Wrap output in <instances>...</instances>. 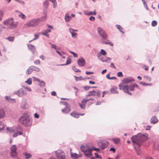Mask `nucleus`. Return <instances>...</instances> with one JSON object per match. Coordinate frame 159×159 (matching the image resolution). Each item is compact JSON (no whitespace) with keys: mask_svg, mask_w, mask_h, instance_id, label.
Wrapping results in <instances>:
<instances>
[{"mask_svg":"<svg viewBox=\"0 0 159 159\" xmlns=\"http://www.w3.org/2000/svg\"><path fill=\"white\" fill-rule=\"evenodd\" d=\"M84 89L86 90H87L89 89L90 88H91V87L85 86L84 87Z\"/></svg>","mask_w":159,"mask_h":159,"instance_id":"obj_61","label":"nucleus"},{"mask_svg":"<svg viewBox=\"0 0 159 159\" xmlns=\"http://www.w3.org/2000/svg\"><path fill=\"white\" fill-rule=\"evenodd\" d=\"M41 34H42L45 35L47 37H49L48 35V32H47L45 31L44 32H42Z\"/></svg>","mask_w":159,"mask_h":159,"instance_id":"obj_48","label":"nucleus"},{"mask_svg":"<svg viewBox=\"0 0 159 159\" xmlns=\"http://www.w3.org/2000/svg\"><path fill=\"white\" fill-rule=\"evenodd\" d=\"M117 88L116 87H113L110 89L111 93H118V91H117Z\"/></svg>","mask_w":159,"mask_h":159,"instance_id":"obj_19","label":"nucleus"},{"mask_svg":"<svg viewBox=\"0 0 159 159\" xmlns=\"http://www.w3.org/2000/svg\"><path fill=\"white\" fill-rule=\"evenodd\" d=\"M158 122V120L155 116L151 117L150 122L152 124H155Z\"/></svg>","mask_w":159,"mask_h":159,"instance_id":"obj_17","label":"nucleus"},{"mask_svg":"<svg viewBox=\"0 0 159 159\" xmlns=\"http://www.w3.org/2000/svg\"><path fill=\"white\" fill-rule=\"evenodd\" d=\"M143 78L145 79V80L146 81H151V77L148 76H143Z\"/></svg>","mask_w":159,"mask_h":159,"instance_id":"obj_35","label":"nucleus"},{"mask_svg":"<svg viewBox=\"0 0 159 159\" xmlns=\"http://www.w3.org/2000/svg\"><path fill=\"white\" fill-rule=\"evenodd\" d=\"M117 75L118 77H122L123 75L122 72H119L117 73Z\"/></svg>","mask_w":159,"mask_h":159,"instance_id":"obj_50","label":"nucleus"},{"mask_svg":"<svg viewBox=\"0 0 159 159\" xmlns=\"http://www.w3.org/2000/svg\"><path fill=\"white\" fill-rule=\"evenodd\" d=\"M33 70L32 66L29 67L26 70V73L28 75L31 74Z\"/></svg>","mask_w":159,"mask_h":159,"instance_id":"obj_25","label":"nucleus"},{"mask_svg":"<svg viewBox=\"0 0 159 159\" xmlns=\"http://www.w3.org/2000/svg\"><path fill=\"white\" fill-rule=\"evenodd\" d=\"M100 52L101 54L103 55H105L107 54V53L106 51L103 49L101 50Z\"/></svg>","mask_w":159,"mask_h":159,"instance_id":"obj_44","label":"nucleus"},{"mask_svg":"<svg viewBox=\"0 0 159 159\" xmlns=\"http://www.w3.org/2000/svg\"><path fill=\"white\" fill-rule=\"evenodd\" d=\"M71 17L69 16L68 14H66L65 17L66 21L67 22H69L70 20Z\"/></svg>","mask_w":159,"mask_h":159,"instance_id":"obj_29","label":"nucleus"},{"mask_svg":"<svg viewBox=\"0 0 159 159\" xmlns=\"http://www.w3.org/2000/svg\"><path fill=\"white\" fill-rule=\"evenodd\" d=\"M147 139V137L145 135L141 134H139L137 135L133 136L131 138L132 142L134 143L138 144L139 146L140 145V143L144 141Z\"/></svg>","mask_w":159,"mask_h":159,"instance_id":"obj_2","label":"nucleus"},{"mask_svg":"<svg viewBox=\"0 0 159 159\" xmlns=\"http://www.w3.org/2000/svg\"><path fill=\"white\" fill-rule=\"evenodd\" d=\"M34 38L33 39V40H35L39 38V35L38 34H35L34 35Z\"/></svg>","mask_w":159,"mask_h":159,"instance_id":"obj_57","label":"nucleus"},{"mask_svg":"<svg viewBox=\"0 0 159 159\" xmlns=\"http://www.w3.org/2000/svg\"><path fill=\"white\" fill-rule=\"evenodd\" d=\"M51 94L52 96H55L56 95V93L55 91H53L52 92Z\"/></svg>","mask_w":159,"mask_h":159,"instance_id":"obj_60","label":"nucleus"},{"mask_svg":"<svg viewBox=\"0 0 159 159\" xmlns=\"http://www.w3.org/2000/svg\"><path fill=\"white\" fill-rule=\"evenodd\" d=\"M18 16L19 17H20L22 19H24L26 18L25 16L22 13H20Z\"/></svg>","mask_w":159,"mask_h":159,"instance_id":"obj_33","label":"nucleus"},{"mask_svg":"<svg viewBox=\"0 0 159 159\" xmlns=\"http://www.w3.org/2000/svg\"><path fill=\"white\" fill-rule=\"evenodd\" d=\"M119 86L120 89H123L125 93L130 95H131L132 93L129 92L130 91H134L135 87H139L138 85L135 83L131 84L129 85H126L125 86L123 85V84H119Z\"/></svg>","mask_w":159,"mask_h":159,"instance_id":"obj_1","label":"nucleus"},{"mask_svg":"<svg viewBox=\"0 0 159 159\" xmlns=\"http://www.w3.org/2000/svg\"><path fill=\"white\" fill-rule=\"evenodd\" d=\"M11 154L13 157H15L17 156V153L16 152L17 148L15 145H12L11 148Z\"/></svg>","mask_w":159,"mask_h":159,"instance_id":"obj_8","label":"nucleus"},{"mask_svg":"<svg viewBox=\"0 0 159 159\" xmlns=\"http://www.w3.org/2000/svg\"><path fill=\"white\" fill-rule=\"evenodd\" d=\"M40 21L39 19H33L27 22L24 25L25 27H35L38 25Z\"/></svg>","mask_w":159,"mask_h":159,"instance_id":"obj_4","label":"nucleus"},{"mask_svg":"<svg viewBox=\"0 0 159 159\" xmlns=\"http://www.w3.org/2000/svg\"><path fill=\"white\" fill-rule=\"evenodd\" d=\"M5 116V113L3 109H0V119L4 118Z\"/></svg>","mask_w":159,"mask_h":159,"instance_id":"obj_23","label":"nucleus"},{"mask_svg":"<svg viewBox=\"0 0 159 159\" xmlns=\"http://www.w3.org/2000/svg\"><path fill=\"white\" fill-rule=\"evenodd\" d=\"M33 70H35L36 71L39 72L40 71V69L37 67H36L34 66H32Z\"/></svg>","mask_w":159,"mask_h":159,"instance_id":"obj_39","label":"nucleus"},{"mask_svg":"<svg viewBox=\"0 0 159 159\" xmlns=\"http://www.w3.org/2000/svg\"><path fill=\"white\" fill-rule=\"evenodd\" d=\"M34 116L36 118H38L39 117V116L38 114L36 113H35L34 114Z\"/></svg>","mask_w":159,"mask_h":159,"instance_id":"obj_62","label":"nucleus"},{"mask_svg":"<svg viewBox=\"0 0 159 159\" xmlns=\"http://www.w3.org/2000/svg\"><path fill=\"white\" fill-rule=\"evenodd\" d=\"M5 98L6 100L9 102H15V99L11 98L10 96H6Z\"/></svg>","mask_w":159,"mask_h":159,"instance_id":"obj_24","label":"nucleus"},{"mask_svg":"<svg viewBox=\"0 0 159 159\" xmlns=\"http://www.w3.org/2000/svg\"><path fill=\"white\" fill-rule=\"evenodd\" d=\"M92 149V150H95L97 151H99L100 150V149L98 148H97L94 147H92V148H91Z\"/></svg>","mask_w":159,"mask_h":159,"instance_id":"obj_47","label":"nucleus"},{"mask_svg":"<svg viewBox=\"0 0 159 159\" xmlns=\"http://www.w3.org/2000/svg\"><path fill=\"white\" fill-rule=\"evenodd\" d=\"M93 72H89V71H86V73L87 75H89V74H93Z\"/></svg>","mask_w":159,"mask_h":159,"instance_id":"obj_59","label":"nucleus"},{"mask_svg":"<svg viewBox=\"0 0 159 159\" xmlns=\"http://www.w3.org/2000/svg\"><path fill=\"white\" fill-rule=\"evenodd\" d=\"M77 62L79 66H84L85 64V61L83 58L78 59L77 61Z\"/></svg>","mask_w":159,"mask_h":159,"instance_id":"obj_13","label":"nucleus"},{"mask_svg":"<svg viewBox=\"0 0 159 159\" xmlns=\"http://www.w3.org/2000/svg\"><path fill=\"white\" fill-rule=\"evenodd\" d=\"M18 24V22L14 21V20H13V21L11 23V24L9 26V28L11 29H14L17 26Z\"/></svg>","mask_w":159,"mask_h":159,"instance_id":"obj_15","label":"nucleus"},{"mask_svg":"<svg viewBox=\"0 0 159 159\" xmlns=\"http://www.w3.org/2000/svg\"><path fill=\"white\" fill-rule=\"evenodd\" d=\"M70 52L72 54H73L74 57H78V55L77 54L72 52H71V51H70Z\"/></svg>","mask_w":159,"mask_h":159,"instance_id":"obj_53","label":"nucleus"},{"mask_svg":"<svg viewBox=\"0 0 159 159\" xmlns=\"http://www.w3.org/2000/svg\"><path fill=\"white\" fill-rule=\"evenodd\" d=\"M92 149H91V148H88L87 149H86L85 150H84L83 151L84 152V154L85 155L88 157H89L90 156H91L92 155Z\"/></svg>","mask_w":159,"mask_h":159,"instance_id":"obj_10","label":"nucleus"},{"mask_svg":"<svg viewBox=\"0 0 159 159\" xmlns=\"http://www.w3.org/2000/svg\"><path fill=\"white\" fill-rule=\"evenodd\" d=\"M34 64L36 65L39 64L40 63V61L39 60H36L34 62Z\"/></svg>","mask_w":159,"mask_h":159,"instance_id":"obj_51","label":"nucleus"},{"mask_svg":"<svg viewBox=\"0 0 159 159\" xmlns=\"http://www.w3.org/2000/svg\"><path fill=\"white\" fill-rule=\"evenodd\" d=\"M142 1L143 3L144 6L145 8L147 10H148V7L147 6V4L146 3V2H145L144 0H142Z\"/></svg>","mask_w":159,"mask_h":159,"instance_id":"obj_37","label":"nucleus"},{"mask_svg":"<svg viewBox=\"0 0 159 159\" xmlns=\"http://www.w3.org/2000/svg\"><path fill=\"white\" fill-rule=\"evenodd\" d=\"M26 93V90L24 89H20L15 92V94L20 97L22 96Z\"/></svg>","mask_w":159,"mask_h":159,"instance_id":"obj_6","label":"nucleus"},{"mask_svg":"<svg viewBox=\"0 0 159 159\" xmlns=\"http://www.w3.org/2000/svg\"><path fill=\"white\" fill-rule=\"evenodd\" d=\"M89 19L90 20L93 21H94L95 20V18L94 16H91L90 18H89Z\"/></svg>","mask_w":159,"mask_h":159,"instance_id":"obj_56","label":"nucleus"},{"mask_svg":"<svg viewBox=\"0 0 159 159\" xmlns=\"http://www.w3.org/2000/svg\"><path fill=\"white\" fill-rule=\"evenodd\" d=\"M56 156L58 159H66L65 153L63 152L57 153Z\"/></svg>","mask_w":159,"mask_h":159,"instance_id":"obj_12","label":"nucleus"},{"mask_svg":"<svg viewBox=\"0 0 159 159\" xmlns=\"http://www.w3.org/2000/svg\"><path fill=\"white\" fill-rule=\"evenodd\" d=\"M71 62V60L70 59L67 58L66 63L64 65H67L70 64Z\"/></svg>","mask_w":159,"mask_h":159,"instance_id":"obj_45","label":"nucleus"},{"mask_svg":"<svg viewBox=\"0 0 159 159\" xmlns=\"http://www.w3.org/2000/svg\"><path fill=\"white\" fill-rule=\"evenodd\" d=\"M111 60V58H107L106 59H103L102 61L104 62H107L110 61Z\"/></svg>","mask_w":159,"mask_h":159,"instance_id":"obj_42","label":"nucleus"},{"mask_svg":"<svg viewBox=\"0 0 159 159\" xmlns=\"http://www.w3.org/2000/svg\"><path fill=\"white\" fill-rule=\"evenodd\" d=\"M19 120L21 123L25 126H29L32 125V120L30 119L27 114H24L20 118Z\"/></svg>","mask_w":159,"mask_h":159,"instance_id":"obj_3","label":"nucleus"},{"mask_svg":"<svg viewBox=\"0 0 159 159\" xmlns=\"http://www.w3.org/2000/svg\"><path fill=\"white\" fill-rule=\"evenodd\" d=\"M3 16V12L2 11L0 10V20L1 21L2 20V17Z\"/></svg>","mask_w":159,"mask_h":159,"instance_id":"obj_43","label":"nucleus"},{"mask_svg":"<svg viewBox=\"0 0 159 159\" xmlns=\"http://www.w3.org/2000/svg\"><path fill=\"white\" fill-rule=\"evenodd\" d=\"M87 14L89 15H95L96 14V10H94L93 12V11H90Z\"/></svg>","mask_w":159,"mask_h":159,"instance_id":"obj_36","label":"nucleus"},{"mask_svg":"<svg viewBox=\"0 0 159 159\" xmlns=\"http://www.w3.org/2000/svg\"><path fill=\"white\" fill-rule=\"evenodd\" d=\"M111 140L113 141L116 144H118L119 143L120 141V140L119 138H113Z\"/></svg>","mask_w":159,"mask_h":159,"instance_id":"obj_26","label":"nucleus"},{"mask_svg":"<svg viewBox=\"0 0 159 159\" xmlns=\"http://www.w3.org/2000/svg\"><path fill=\"white\" fill-rule=\"evenodd\" d=\"M69 31L72 35V37L73 38H76V37L77 34L74 32V30L71 28L69 29Z\"/></svg>","mask_w":159,"mask_h":159,"instance_id":"obj_22","label":"nucleus"},{"mask_svg":"<svg viewBox=\"0 0 159 159\" xmlns=\"http://www.w3.org/2000/svg\"><path fill=\"white\" fill-rule=\"evenodd\" d=\"M142 84L144 86L152 85V84H148L145 83H143Z\"/></svg>","mask_w":159,"mask_h":159,"instance_id":"obj_58","label":"nucleus"},{"mask_svg":"<svg viewBox=\"0 0 159 159\" xmlns=\"http://www.w3.org/2000/svg\"><path fill=\"white\" fill-rule=\"evenodd\" d=\"M24 155L26 159H29L31 157V155L30 153L27 152H25Z\"/></svg>","mask_w":159,"mask_h":159,"instance_id":"obj_28","label":"nucleus"},{"mask_svg":"<svg viewBox=\"0 0 159 159\" xmlns=\"http://www.w3.org/2000/svg\"><path fill=\"white\" fill-rule=\"evenodd\" d=\"M70 115L72 117L76 118H77L79 117V113H76L75 111H73L71 112Z\"/></svg>","mask_w":159,"mask_h":159,"instance_id":"obj_21","label":"nucleus"},{"mask_svg":"<svg viewBox=\"0 0 159 159\" xmlns=\"http://www.w3.org/2000/svg\"><path fill=\"white\" fill-rule=\"evenodd\" d=\"M87 97L90 96H97L98 97L100 96V92L98 90H93L88 92V94L86 95Z\"/></svg>","mask_w":159,"mask_h":159,"instance_id":"obj_5","label":"nucleus"},{"mask_svg":"<svg viewBox=\"0 0 159 159\" xmlns=\"http://www.w3.org/2000/svg\"><path fill=\"white\" fill-rule=\"evenodd\" d=\"M13 19L12 18H9L5 20H4L3 21V24L5 25L9 26L11 24V22L13 21Z\"/></svg>","mask_w":159,"mask_h":159,"instance_id":"obj_14","label":"nucleus"},{"mask_svg":"<svg viewBox=\"0 0 159 159\" xmlns=\"http://www.w3.org/2000/svg\"><path fill=\"white\" fill-rule=\"evenodd\" d=\"M50 44L51 45V47L52 48H54L56 50L57 49L56 46L55 45L52 44L51 43H50Z\"/></svg>","mask_w":159,"mask_h":159,"instance_id":"obj_54","label":"nucleus"},{"mask_svg":"<svg viewBox=\"0 0 159 159\" xmlns=\"http://www.w3.org/2000/svg\"><path fill=\"white\" fill-rule=\"evenodd\" d=\"M86 103L87 102L85 101V99H83L81 102V104H79L80 107L82 109H84L85 108V105Z\"/></svg>","mask_w":159,"mask_h":159,"instance_id":"obj_18","label":"nucleus"},{"mask_svg":"<svg viewBox=\"0 0 159 159\" xmlns=\"http://www.w3.org/2000/svg\"><path fill=\"white\" fill-rule=\"evenodd\" d=\"M98 31L99 34L103 39H106L107 38V35L104 31L100 27H98Z\"/></svg>","mask_w":159,"mask_h":159,"instance_id":"obj_7","label":"nucleus"},{"mask_svg":"<svg viewBox=\"0 0 159 159\" xmlns=\"http://www.w3.org/2000/svg\"><path fill=\"white\" fill-rule=\"evenodd\" d=\"M98 144L102 149H103L107 147L108 145V143L107 141H102L98 142Z\"/></svg>","mask_w":159,"mask_h":159,"instance_id":"obj_9","label":"nucleus"},{"mask_svg":"<svg viewBox=\"0 0 159 159\" xmlns=\"http://www.w3.org/2000/svg\"><path fill=\"white\" fill-rule=\"evenodd\" d=\"M39 85L41 87H43L44 86L45 82L43 81H41L39 83Z\"/></svg>","mask_w":159,"mask_h":159,"instance_id":"obj_49","label":"nucleus"},{"mask_svg":"<svg viewBox=\"0 0 159 159\" xmlns=\"http://www.w3.org/2000/svg\"><path fill=\"white\" fill-rule=\"evenodd\" d=\"M110 151H113L114 152H115L116 150L114 148H111L110 149Z\"/></svg>","mask_w":159,"mask_h":159,"instance_id":"obj_64","label":"nucleus"},{"mask_svg":"<svg viewBox=\"0 0 159 159\" xmlns=\"http://www.w3.org/2000/svg\"><path fill=\"white\" fill-rule=\"evenodd\" d=\"M73 69L76 72H81V70L78 69H76L75 67H73Z\"/></svg>","mask_w":159,"mask_h":159,"instance_id":"obj_46","label":"nucleus"},{"mask_svg":"<svg viewBox=\"0 0 159 159\" xmlns=\"http://www.w3.org/2000/svg\"><path fill=\"white\" fill-rule=\"evenodd\" d=\"M32 80L31 78H29L25 82L26 83H27L29 85H30L32 84Z\"/></svg>","mask_w":159,"mask_h":159,"instance_id":"obj_30","label":"nucleus"},{"mask_svg":"<svg viewBox=\"0 0 159 159\" xmlns=\"http://www.w3.org/2000/svg\"><path fill=\"white\" fill-rule=\"evenodd\" d=\"M70 155L71 158L74 159H76L81 156V154H80L77 155L75 153L73 154L72 152H70Z\"/></svg>","mask_w":159,"mask_h":159,"instance_id":"obj_16","label":"nucleus"},{"mask_svg":"<svg viewBox=\"0 0 159 159\" xmlns=\"http://www.w3.org/2000/svg\"><path fill=\"white\" fill-rule=\"evenodd\" d=\"M5 127V125L2 122L0 121V130H2Z\"/></svg>","mask_w":159,"mask_h":159,"instance_id":"obj_31","label":"nucleus"},{"mask_svg":"<svg viewBox=\"0 0 159 159\" xmlns=\"http://www.w3.org/2000/svg\"><path fill=\"white\" fill-rule=\"evenodd\" d=\"M6 39L9 41L11 42L13 41L14 40V37H10L7 38Z\"/></svg>","mask_w":159,"mask_h":159,"instance_id":"obj_40","label":"nucleus"},{"mask_svg":"<svg viewBox=\"0 0 159 159\" xmlns=\"http://www.w3.org/2000/svg\"><path fill=\"white\" fill-rule=\"evenodd\" d=\"M143 69H145L146 70H148V66H147L146 65H143Z\"/></svg>","mask_w":159,"mask_h":159,"instance_id":"obj_52","label":"nucleus"},{"mask_svg":"<svg viewBox=\"0 0 159 159\" xmlns=\"http://www.w3.org/2000/svg\"><path fill=\"white\" fill-rule=\"evenodd\" d=\"M62 112L64 113H67L70 111V108L66 107L64 109H62L61 110Z\"/></svg>","mask_w":159,"mask_h":159,"instance_id":"obj_20","label":"nucleus"},{"mask_svg":"<svg viewBox=\"0 0 159 159\" xmlns=\"http://www.w3.org/2000/svg\"><path fill=\"white\" fill-rule=\"evenodd\" d=\"M134 81V80L133 78L129 77L125 78L123 80L122 82L123 83L128 84Z\"/></svg>","mask_w":159,"mask_h":159,"instance_id":"obj_11","label":"nucleus"},{"mask_svg":"<svg viewBox=\"0 0 159 159\" xmlns=\"http://www.w3.org/2000/svg\"><path fill=\"white\" fill-rule=\"evenodd\" d=\"M53 4V7L55 8L56 7L57 4L56 2V0H49Z\"/></svg>","mask_w":159,"mask_h":159,"instance_id":"obj_32","label":"nucleus"},{"mask_svg":"<svg viewBox=\"0 0 159 159\" xmlns=\"http://www.w3.org/2000/svg\"><path fill=\"white\" fill-rule=\"evenodd\" d=\"M22 133L21 132H18L16 133H15L13 134V136L14 137H16L18 135H21Z\"/></svg>","mask_w":159,"mask_h":159,"instance_id":"obj_34","label":"nucleus"},{"mask_svg":"<svg viewBox=\"0 0 159 159\" xmlns=\"http://www.w3.org/2000/svg\"><path fill=\"white\" fill-rule=\"evenodd\" d=\"M157 22L156 21L154 20L152 21V26H155L157 25Z\"/></svg>","mask_w":159,"mask_h":159,"instance_id":"obj_38","label":"nucleus"},{"mask_svg":"<svg viewBox=\"0 0 159 159\" xmlns=\"http://www.w3.org/2000/svg\"><path fill=\"white\" fill-rule=\"evenodd\" d=\"M116 27L119 30L120 32L122 33H124L123 30V29L120 25H116Z\"/></svg>","mask_w":159,"mask_h":159,"instance_id":"obj_27","label":"nucleus"},{"mask_svg":"<svg viewBox=\"0 0 159 159\" xmlns=\"http://www.w3.org/2000/svg\"><path fill=\"white\" fill-rule=\"evenodd\" d=\"M7 130L8 131V132L9 133H12L14 131V130L13 129L11 128L9 129L8 127L7 128Z\"/></svg>","mask_w":159,"mask_h":159,"instance_id":"obj_41","label":"nucleus"},{"mask_svg":"<svg viewBox=\"0 0 159 159\" xmlns=\"http://www.w3.org/2000/svg\"><path fill=\"white\" fill-rule=\"evenodd\" d=\"M94 154L96 158H101V157L100 156H99L97 153H95Z\"/></svg>","mask_w":159,"mask_h":159,"instance_id":"obj_55","label":"nucleus"},{"mask_svg":"<svg viewBox=\"0 0 159 159\" xmlns=\"http://www.w3.org/2000/svg\"><path fill=\"white\" fill-rule=\"evenodd\" d=\"M111 67H112L113 68H114L115 69H116V66H114V64L113 63H111Z\"/></svg>","mask_w":159,"mask_h":159,"instance_id":"obj_63","label":"nucleus"}]
</instances>
